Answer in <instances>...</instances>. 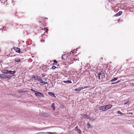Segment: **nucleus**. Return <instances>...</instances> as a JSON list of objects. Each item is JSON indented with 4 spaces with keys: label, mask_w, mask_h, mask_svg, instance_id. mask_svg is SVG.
I'll use <instances>...</instances> for the list:
<instances>
[{
    "label": "nucleus",
    "mask_w": 134,
    "mask_h": 134,
    "mask_svg": "<svg viewBox=\"0 0 134 134\" xmlns=\"http://www.w3.org/2000/svg\"><path fill=\"white\" fill-rule=\"evenodd\" d=\"M2 72L4 74H13L16 72L15 71H9L8 70L3 69L2 70Z\"/></svg>",
    "instance_id": "nucleus-1"
},
{
    "label": "nucleus",
    "mask_w": 134,
    "mask_h": 134,
    "mask_svg": "<svg viewBox=\"0 0 134 134\" xmlns=\"http://www.w3.org/2000/svg\"><path fill=\"white\" fill-rule=\"evenodd\" d=\"M35 95L36 96L40 98L44 97V96L43 94L37 91L35 93Z\"/></svg>",
    "instance_id": "nucleus-2"
},
{
    "label": "nucleus",
    "mask_w": 134,
    "mask_h": 134,
    "mask_svg": "<svg viewBox=\"0 0 134 134\" xmlns=\"http://www.w3.org/2000/svg\"><path fill=\"white\" fill-rule=\"evenodd\" d=\"M32 77L34 79V80L38 81H40L41 80V78L38 76H35L34 75H32Z\"/></svg>",
    "instance_id": "nucleus-3"
},
{
    "label": "nucleus",
    "mask_w": 134,
    "mask_h": 134,
    "mask_svg": "<svg viewBox=\"0 0 134 134\" xmlns=\"http://www.w3.org/2000/svg\"><path fill=\"white\" fill-rule=\"evenodd\" d=\"M104 106L105 107L104 108H105L106 110H107L108 109L111 108L113 106L112 105L110 104H108Z\"/></svg>",
    "instance_id": "nucleus-4"
},
{
    "label": "nucleus",
    "mask_w": 134,
    "mask_h": 134,
    "mask_svg": "<svg viewBox=\"0 0 134 134\" xmlns=\"http://www.w3.org/2000/svg\"><path fill=\"white\" fill-rule=\"evenodd\" d=\"M18 49V51H17V53L18 52L19 53H20V52H21V53H22L24 52L25 51V50L24 48H22L21 49L20 48H17V49Z\"/></svg>",
    "instance_id": "nucleus-5"
},
{
    "label": "nucleus",
    "mask_w": 134,
    "mask_h": 134,
    "mask_svg": "<svg viewBox=\"0 0 134 134\" xmlns=\"http://www.w3.org/2000/svg\"><path fill=\"white\" fill-rule=\"evenodd\" d=\"M12 77V76L10 75H5L4 76V78H5V79H9L10 78Z\"/></svg>",
    "instance_id": "nucleus-6"
},
{
    "label": "nucleus",
    "mask_w": 134,
    "mask_h": 134,
    "mask_svg": "<svg viewBox=\"0 0 134 134\" xmlns=\"http://www.w3.org/2000/svg\"><path fill=\"white\" fill-rule=\"evenodd\" d=\"M34 32L37 34L38 33V30L36 27H35L34 29Z\"/></svg>",
    "instance_id": "nucleus-7"
},
{
    "label": "nucleus",
    "mask_w": 134,
    "mask_h": 134,
    "mask_svg": "<svg viewBox=\"0 0 134 134\" xmlns=\"http://www.w3.org/2000/svg\"><path fill=\"white\" fill-rule=\"evenodd\" d=\"M88 118V115L87 114H84L82 117H81V119H83V118L85 119H87Z\"/></svg>",
    "instance_id": "nucleus-8"
},
{
    "label": "nucleus",
    "mask_w": 134,
    "mask_h": 134,
    "mask_svg": "<svg viewBox=\"0 0 134 134\" xmlns=\"http://www.w3.org/2000/svg\"><path fill=\"white\" fill-rule=\"evenodd\" d=\"M105 108L104 107V106H101L99 108V110H102L103 111H105L106 110L105 108Z\"/></svg>",
    "instance_id": "nucleus-9"
},
{
    "label": "nucleus",
    "mask_w": 134,
    "mask_h": 134,
    "mask_svg": "<svg viewBox=\"0 0 134 134\" xmlns=\"http://www.w3.org/2000/svg\"><path fill=\"white\" fill-rule=\"evenodd\" d=\"M66 59V55L65 54L62 55V59L65 60Z\"/></svg>",
    "instance_id": "nucleus-10"
},
{
    "label": "nucleus",
    "mask_w": 134,
    "mask_h": 134,
    "mask_svg": "<svg viewBox=\"0 0 134 134\" xmlns=\"http://www.w3.org/2000/svg\"><path fill=\"white\" fill-rule=\"evenodd\" d=\"M48 94L51 96H52L53 97H56L54 95V93H52L51 92H49L48 93Z\"/></svg>",
    "instance_id": "nucleus-11"
},
{
    "label": "nucleus",
    "mask_w": 134,
    "mask_h": 134,
    "mask_svg": "<svg viewBox=\"0 0 134 134\" xmlns=\"http://www.w3.org/2000/svg\"><path fill=\"white\" fill-rule=\"evenodd\" d=\"M118 77H115L113 79L111 80L110 81V82H113V81H116V80H117L118 79Z\"/></svg>",
    "instance_id": "nucleus-12"
},
{
    "label": "nucleus",
    "mask_w": 134,
    "mask_h": 134,
    "mask_svg": "<svg viewBox=\"0 0 134 134\" xmlns=\"http://www.w3.org/2000/svg\"><path fill=\"white\" fill-rule=\"evenodd\" d=\"M40 81V83H43V85H45L47 84V82L44 81H43L42 79H41V80Z\"/></svg>",
    "instance_id": "nucleus-13"
},
{
    "label": "nucleus",
    "mask_w": 134,
    "mask_h": 134,
    "mask_svg": "<svg viewBox=\"0 0 134 134\" xmlns=\"http://www.w3.org/2000/svg\"><path fill=\"white\" fill-rule=\"evenodd\" d=\"M55 104L54 103H53L51 105V107L53 108V110H54L55 108Z\"/></svg>",
    "instance_id": "nucleus-14"
},
{
    "label": "nucleus",
    "mask_w": 134,
    "mask_h": 134,
    "mask_svg": "<svg viewBox=\"0 0 134 134\" xmlns=\"http://www.w3.org/2000/svg\"><path fill=\"white\" fill-rule=\"evenodd\" d=\"M63 82L66 83H71V82L70 80H68L66 81H63Z\"/></svg>",
    "instance_id": "nucleus-15"
},
{
    "label": "nucleus",
    "mask_w": 134,
    "mask_h": 134,
    "mask_svg": "<svg viewBox=\"0 0 134 134\" xmlns=\"http://www.w3.org/2000/svg\"><path fill=\"white\" fill-rule=\"evenodd\" d=\"M45 134H56V133L54 132H45Z\"/></svg>",
    "instance_id": "nucleus-16"
},
{
    "label": "nucleus",
    "mask_w": 134,
    "mask_h": 134,
    "mask_svg": "<svg viewBox=\"0 0 134 134\" xmlns=\"http://www.w3.org/2000/svg\"><path fill=\"white\" fill-rule=\"evenodd\" d=\"M87 128L88 129H89L91 127V125H90L89 124V123H87Z\"/></svg>",
    "instance_id": "nucleus-17"
},
{
    "label": "nucleus",
    "mask_w": 134,
    "mask_h": 134,
    "mask_svg": "<svg viewBox=\"0 0 134 134\" xmlns=\"http://www.w3.org/2000/svg\"><path fill=\"white\" fill-rule=\"evenodd\" d=\"M77 132L79 133V134L81 133L82 132L80 129H77Z\"/></svg>",
    "instance_id": "nucleus-18"
},
{
    "label": "nucleus",
    "mask_w": 134,
    "mask_h": 134,
    "mask_svg": "<svg viewBox=\"0 0 134 134\" xmlns=\"http://www.w3.org/2000/svg\"><path fill=\"white\" fill-rule=\"evenodd\" d=\"M53 62L54 63H55V64H53V65H56L58 63V62L55 60L53 61Z\"/></svg>",
    "instance_id": "nucleus-19"
},
{
    "label": "nucleus",
    "mask_w": 134,
    "mask_h": 134,
    "mask_svg": "<svg viewBox=\"0 0 134 134\" xmlns=\"http://www.w3.org/2000/svg\"><path fill=\"white\" fill-rule=\"evenodd\" d=\"M75 90L77 92H79L81 90V89H80V88H78L77 89H76Z\"/></svg>",
    "instance_id": "nucleus-20"
},
{
    "label": "nucleus",
    "mask_w": 134,
    "mask_h": 134,
    "mask_svg": "<svg viewBox=\"0 0 134 134\" xmlns=\"http://www.w3.org/2000/svg\"><path fill=\"white\" fill-rule=\"evenodd\" d=\"M36 134H45V132H40Z\"/></svg>",
    "instance_id": "nucleus-21"
},
{
    "label": "nucleus",
    "mask_w": 134,
    "mask_h": 134,
    "mask_svg": "<svg viewBox=\"0 0 134 134\" xmlns=\"http://www.w3.org/2000/svg\"><path fill=\"white\" fill-rule=\"evenodd\" d=\"M101 77H102L103 78V77H105V75H104V73H103V74H102L101 75Z\"/></svg>",
    "instance_id": "nucleus-22"
},
{
    "label": "nucleus",
    "mask_w": 134,
    "mask_h": 134,
    "mask_svg": "<svg viewBox=\"0 0 134 134\" xmlns=\"http://www.w3.org/2000/svg\"><path fill=\"white\" fill-rule=\"evenodd\" d=\"M103 74V72L102 71H101L100 72L99 74H98V76H100V75Z\"/></svg>",
    "instance_id": "nucleus-23"
},
{
    "label": "nucleus",
    "mask_w": 134,
    "mask_h": 134,
    "mask_svg": "<svg viewBox=\"0 0 134 134\" xmlns=\"http://www.w3.org/2000/svg\"><path fill=\"white\" fill-rule=\"evenodd\" d=\"M117 113L118 114H122V112H121L120 111H118L117 112Z\"/></svg>",
    "instance_id": "nucleus-24"
},
{
    "label": "nucleus",
    "mask_w": 134,
    "mask_h": 134,
    "mask_svg": "<svg viewBox=\"0 0 134 134\" xmlns=\"http://www.w3.org/2000/svg\"><path fill=\"white\" fill-rule=\"evenodd\" d=\"M30 90L31 91H33L35 93H35L37 91H36L34 90L33 89H32V88H31L30 89Z\"/></svg>",
    "instance_id": "nucleus-25"
},
{
    "label": "nucleus",
    "mask_w": 134,
    "mask_h": 134,
    "mask_svg": "<svg viewBox=\"0 0 134 134\" xmlns=\"http://www.w3.org/2000/svg\"><path fill=\"white\" fill-rule=\"evenodd\" d=\"M118 13L119 14V15H120L122 13V12L121 11H119Z\"/></svg>",
    "instance_id": "nucleus-26"
},
{
    "label": "nucleus",
    "mask_w": 134,
    "mask_h": 134,
    "mask_svg": "<svg viewBox=\"0 0 134 134\" xmlns=\"http://www.w3.org/2000/svg\"><path fill=\"white\" fill-rule=\"evenodd\" d=\"M56 68H57V67L55 66H53L52 67V68L53 69H55Z\"/></svg>",
    "instance_id": "nucleus-27"
},
{
    "label": "nucleus",
    "mask_w": 134,
    "mask_h": 134,
    "mask_svg": "<svg viewBox=\"0 0 134 134\" xmlns=\"http://www.w3.org/2000/svg\"><path fill=\"white\" fill-rule=\"evenodd\" d=\"M120 16V15L118 13L116 14H115L114 15V16Z\"/></svg>",
    "instance_id": "nucleus-28"
},
{
    "label": "nucleus",
    "mask_w": 134,
    "mask_h": 134,
    "mask_svg": "<svg viewBox=\"0 0 134 134\" xmlns=\"http://www.w3.org/2000/svg\"><path fill=\"white\" fill-rule=\"evenodd\" d=\"M120 81H121L120 80H119L118 81L115 82V84L118 83Z\"/></svg>",
    "instance_id": "nucleus-29"
},
{
    "label": "nucleus",
    "mask_w": 134,
    "mask_h": 134,
    "mask_svg": "<svg viewBox=\"0 0 134 134\" xmlns=\"http://www.w3.org/2000/svg\"><path fill=\"white\" fill-rule=\"evenodd\" d=\"M41 41L42 42H44L45 41V40L44 39H42L41 40Z\"/></svg>",
    "instance_id": "nucleus-30"
},
{
    "label": "nucleus",
    "mask_w": 134,
    "mask_h": 134,
    "mask_svg": "<svg viewBox=\"0 0 134 134\" xmlns=\"http://www.w3.org/2000/svg\"><path fill=\"white\" fill-rule=\"evenodd\" d=\"M78 128V126H76L75 128V130H77V129H78L77 128Z\"/></svg>",
    "instance_id": "nucleus-31"
},
{
    "label": "nucleus",
    "mask_w": 134,
    "mask_h": 134,
    "mask_svg": "<svg viewBox=\"0 0 134 134\" xmlns=\"http://www.w3.org/2000/svg\"><path fill=\"white\" fill-rule=\"evenodd\" d=\"M42 76L43 77H44V76H46V74H42Z\"/></svg>",
    "instance_id": "nucleus-32"
},
{
    "label": "nucleus",
    "mask_w": 134,
    "mask_h": 134,
    "mask_svg": "<svg viewBox=\"0 0 134 134\" xmlns=\"http://www.w3.org/2000/svg\"><path fill=\"white\" fill-rule=\"evenodd\" d=\"M13 49H14L16 52H17V50H16V47H13Z\"/></svg>",
    "instance_id": "nucleus-33"
},
{
    "label": "nucleus",
    "mask_w": 134,
    "mask_h": 134,
    "mask_svg": "<svg viewBox=\"0 0 134 134\" xmlns=\"http://www.w3.org/2000/svg\"><path fill=\"white\" fill-rule=\"evenodd\" d=\"M20 61V60L19 59H17V62H18Z\"/></svg>",
    "instance_id": "nucleus-34"
},
{
    "label": "nucleus",
    "mask_w": 134,
    "mask_h": 134,
    "mask_svg": "<svg viewBox=\"0 0 134 134\" xmlns=\"http://www.w3.org/2000/svg\"><path fill=\"white\" fill-rule=\"evenodd\" d=\"M84 88V87H81L80 88V89H81V90H82V89Z\"/></svg>",
    "instance_id": "nucleus-35"
},
{
    "label": "nucleus",
    "mask_w": 134,
    "mask_h": 134,
    "mask_svg": "<svg viewBox=\"0 0 134 134\" xmlns=\"http://www.w3.org/2000/svg\"><path fill=\"white\" fill-rule=\"evenodd\" d=\"M88 87V86H85L84 87V88H87Z\"/></svg>",
    "instance_id": "nucleus-36"
},
{
    "label": "nucleus",
    "mask_w": 134,
    "mask_h": 134,
    "mask_svg": "<svg viewBox=\"0 0 134 134\" xmlns=\"http://www.w3.org/2000/svg\"><path fill=\"white\" fill-rule=\"evenodd\" d=\"M115 84V82H112L111 83V84H112V85L114 84Z\"/></svg>",
    "instance_id": "nucleus-37"
},
{
    "label": "nucleus",
    "mask_w": 134,
    "mask_h": 134,
    "mask_svg": "<svg viewBox=\"0 0 134 134\" xmlns=\"http://www.w3.org/2000/svg\"><path fill=\"white\" fill-rule=\"evenodd\" d=\"M19 92H21V93L23 92V91H19Z\"/></svg>",
    "instance_id": "nucleus-38"
},
{
    "label": "nucleus",
    "mask_w": 134,
    "mask_h": 134,
    "mask_svg": "<svg viewBox=\"0 0 134 134\" xmlns=\"http://www.w3.org/2000/svg\"><path fill=\"white\" fill-rule=\"evenodd\" d=\"M128 102H126L125 103H124V104H126L127 103H128Z\"/></svg>",
    "instance_id": "nucleus-39"
},
{
    "label": "nucleus",
    "mask_w": 134,
    "mask_h": 134,
    "mask_svg": "<svg viewBox=\"0 0 134 134\" xmlns=\"http://www.w3.org/2000/svg\"><path fill=\"white\" fill-rule=\"evenodd\" d=\"M45 81H47V78H45Z\"/></svg>",
    "instance_id": "nucleus-40"
},
{
    "label": "nucleus",
    "mask_w": 134,
    "mask_h": 134,
    "mask_svg": "<svg viewBox=\"0 0 134 134\" xmlns=\"http://www.w3.org/2000/svg\"><path fill=\"white\" fill-rule=\"evenodd\" d=\"M44 35L43 34H42V35H41V37H43V36Z\"/></svg>",
    "instance_id": "nucleus-41"
},
{
    "label": "nucleus",
    "mask_w": 134,
    "mask_h": 134,
    "mask_svg": "<svg viewBox=\"0 0 134 134\" xmlns=\"http://www.w3.org/2000/svg\"><path fill=\"white\" fill-rule=\"evenodd\" d=\"M129 114H132V113H129Z\"/></svg>",
    "instance_id": "nucleus-42"
},
{
    "label": "nucleus",
    "mask_w": 134,
    "mask_h": 134,
    "mask_svg": "<svg viewBox=\"0 0 134 134\" xmlns=\"http://www.w3.org/2000/svg\"><path fill=\"white\" fill-rule=\"evenodd\" d=\"M131 85H133L134 86V83H132L131 84Z\"/></svg>",
    "instance_id": "nucleus-43"
},
{
    "label": "nucleus",
    "mask_w": 134,
    "mask_h": 134,
    "mask_svg": "<svg viewBox=\"0 0 134 134\" xmlns=\"http://www.w3.org/2000/svg\"><path fill=\"white\" fill-rule=\"evenodd\" d=\"M98 78L99 79H100V76H98Z\"/></svg>",
    "instance_id": "nucleus-44"
},
{
    "label": "nucleus",
    "mask_w": 134,
    "mask_h": 134,
    "mask_svg": "<svg viewBox=\"0 0 134 134\" xmlns=\"http://www.w3.org/2000/svg\"><path fill=\"white\" fill-rule=\"evenodd\" d=\"M75 58H74V61H75Z\"/></svg>",
    "instance_id": "nucleus-45"
},
{
    "label": "nucleus",
    "mask_w": 134,
    "mask_h": 134,
    "mask_svg": "<svg viewBox=\"0 0 134 134\" xmlns=\"http://www.w3.org/2000/svg\"><path fill=\"white\" fill-rule=\"evenodd\" d=\"M103 59V58H101V59L102 60V59Z\"/></svg>",
    "instance_id": "nucleus-46"
},
{
    "label": "nucleus",
    "mask_w": 134,
    "mask_h": 134,
    "mask_svg": "<svg viewBox=\"0 0 134 134\" xmlns=\"http://www.w3.org/2000/svg\"><path fill=\"white\" fill-rule=\"evenodd\" d=\"M1 50L0 49V52H1Z\"/></svg>",
    "instance_id": "nucleus-47"
},
{
    "label": "nucleus",
    "mask_w": 134,
    "mask_h": 134,
    "mask_svg": "<svg viewBox=\"0 0 134 134\" xmlns=\"http://www.w3.org/2000/svg\"><path fill=\"white\" fill-rule=\"evenodd\" d=\"M39 22H41V21H39Z\"/></svg>",
    "instance_id": "nucleus-48"
},
{
    "label": "nucleus",
    "mask_w": 134,
    "mask_h": 134,
    "mask_svg": "<svg viewBox=\"0 0 134 134\" xmlns=\"http://www.w3.org/2000/svg\"><path fill=\"white\" fill-rule=\"evenodd\" d=\"M71 52H72V51H71Z\"/></svg>",
    "instance_id": "nucleus-49"
},
{
    "label": "nucleus",
    "mask_w": 134,
    "mask_h": 134,
    "mask_svg": "<svg viewBox=\"0 0 134 134\" xmlns=\"http://www.w3.org/2000/svg\"><path fill=\"white\" fill-rule=\"evenodd\" d=\"M133 127H134V125L133 126Z\"/></svg>",
    "instance_id": "nucleus-50"
}]
</instances>
